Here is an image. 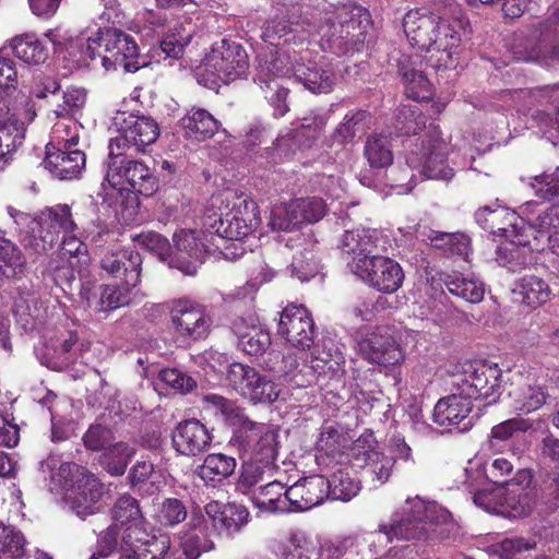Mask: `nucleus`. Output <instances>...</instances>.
<instances>
[{
	"label": "nucleus",
	"mask_w": 559,
	"mask_h": 559,
	"mask_svg": "<svg viewBox=\"0 0 559 559\" xmlns=\"http://www.w3.org/2000/svg\"><path fill=\"white\" fill-rule=\"evenodd\" d=\"M455 527L451 513L435 501L420 497L407 498L395 510L388 522L368 534L366 542L370 551L379 554L393 540L433 542L447 538Z\"/></svg>",
	"instance_id": "1"
},
{
	"label": "nucleus",
	"mask_w": 559,
	"mask_h": 559,
	"mask_svg": "<svg viewBox=\"0 0 559 559\" xmlns=\"http://www.w3.org/2000/svg\"><path fill=\"white\" fill-rule=\"evenodd\" d=\"M455 527L451 513L435 501L420 497L407 498L395 510L388 522L368 534L366 542L370 551L379 554L393 540L433 542L447 538Z\"/></svg>",
	"instance_id": "2"
},
{
	"label": "nucleus",
	"mask_w": 559,
	"mask_h": 559,
	"mask_svg": "<svg viewBox=\"0 0 559 559\" xmlns=\"http://www.w3.org/2000/svg\"><path fill=\"white\" fill-rule=\"evenodd\" d=\"M403 28L412 46L426 50V60L432 68L456 67L461 36L444 16L421 9L411 10L403 19Z\"/></svg>",
	"instance_id": "3"
},
{
	"label": "nucleus",
	"mask_w": 559,
	"mask_h": 559,
	"mask_svg": "<svg viewBox=\"0 0 559 559\" xmlns=\"http://www.w3.org/2000/svg\"><path fill=\"white\" fill-rule=\"evenodd\" d=\"M105 180L120 193L128 190L126 200L119 204L117 214L126 222H132L139 212L138 194L153 195L158 189V180L154 171L143 162L133 159L126 151L109 150L106 162Z\"/></svg>",
	"instance_id": "4"
},
{
	"label": "nucleus",
	"mask_w": 559,
	"mask_h": 559,
	"mask_svg": "<svg viewBox=\"0 0 559 559\" xmlns=\"http://www.w3.org/2000/svg\"><path fill=\"white\" fill-rule=\"evenodd\" d=\"M73 48H80V56L74 60L79 67H90L97 57L107 71L120 67L132 73L142 67L134 38L117 28L99 31L96 38H87L85 43L78 41Z\"/></svg>",
	"instance_id": "5"
},
{
	"label": "nucleus",
	"mask_w": 559,
	"mask_h": 559,
	"mask_svg": "<svg viewBox=\"0 0 559 559\" xmlns=\"http://www.w3.org/2000/svg\"><path fill=\"white\" fill-rule=\"evenodd\" d=\"M448 147L443 139H440V132L437 128L429 129L427 139L423 140V152L412 150L406 155V166L403 168H392L388 175L391 185L400 188L399 193L411 192L414 187V169H419L420 174L428 179L450 180L454 173L447 165Z\"/></svg>",
	"instance_id": "6"
},
{
	"label": "nucleus",
	"mask_w": 559,
	"mask_h": 559,
	"mask_svg": "<svg viewBox=\"0 0 559 559\" xmlns=\"http://www.w3.org/2000/svg\"><path fill=\"white\" fill-rule=\"evenodd\" d=\"M219 200V213H207L203 218L205 231L222 239L241 240L252 234L261 223L257 203L247 195L225 192Z\"/></svg>",
	"instance_id": "7"
},
{
	"label": "nucleus",
	"mask_w": 559,
	"mask_h": 559,
	"mask_svg": "<svg viewBox=\"0 0 559 559\" xmlns=\"http://www.w3.org/2000/svg\"><path fill=\"white\" fill-rule=\"evenodd\" d=\"M368 12L357 5L343 4L326 13L319 26L320 45L336 56L359 51L366 39Z\"/></svg>",
	"instance_id": "8"
},
{
	"label": "nucleus",
	"mask_w": 559,
	"mask_h": 559,
	"mask_svg": "<svg viewBox=\"0 0 559 559\" xmlns=\"http://www.w3.org/2000/svg\"><path fill=\"white\" fill-rule=\"evenodd\" d=\"M532 480L533 475L530 469H519L506 484L476 491L474 503L488 512L508 518L525 516L535 506Z\"/></svg>",
	"instance_id": "9"
},
{
	"label": "nucleus",
	"mask_w": 559,
	"mask_h": 559,
	"mask_svg": "<svg viewBox=\"0 0 559 559\" xmlns=\"http://www.w3.org/2000/svg\"><path fill=\"white\" fill-rule=\"evenodd\" d=\"M100 266L104 272L118 280V282L103 287L102 305L108 309L128 305L133 290L140 283L141 254L132 249L111 251L103 257Z\"/></svg>",
	"instance_id": "10"
},
{
	"label": "nucleus",
	"mask_w": 559,
	"mask_h": 559,
	"mask_svg": "<svg viewBox=\"0 0 559 559\" xmlns=\"http://www.w3.org/2000/svg\"><path fill=\"white\" fill-rule=\"evenodd\" d=\"M229 445L242 460L273 464L278 454V433L273 425L247 417L234 429Z\"/></svg>",
	"instance_id": "11"
},
{
	"label": "nucleus",
	"mask_w": 559,
	"mask_h": 559,
	"mask_svg": "<svg viewBox=\"0 0 559 559\" xmlns=\"http://www.w3.org/2000/svg\"><path fill=\"white\" fill-rule=\"evenodd\" d=\"M290 59L287 52L278 50L258 58L254 82L274 108L275 117H283L288 111V88L282 82L289 79L294 72V62Z\"/></svg>",
	"instance_id": "12"
},
{
	"label": "nucleus",
	"mask_w": 559,
	"mask_h": 559,
	"mask_svg": "<svg viewBox=\"0 0 559 559\" xmlns=\"http://www.w3.org/2000/svg\"><path fill=\"white\" fill-rule=\"evenodd\" d=\"M452 386L469 402L480 399L491 404L501 393V369L485 360L465 362L462 371L453 377Z\"/></svg>",
	"instance_id": "13"
},
{
	"label": "nucleus",
	"mask_w": 559,
	"mask_h": 559,
	"mask_svg": "<svg viewBox=\"0 0 559 559\" xmlns=\"http://www.w3.org/2000/svg\"><path fill=\"white\" fill-rule=\"evenodd\" d=\"M75 228L70 206L57 204L41 212L38 219H32L31 233L22 241L24 247L43 253L53 247L61 233L67 235Z\"/></svg>",
	"instance_id": "14"
},
{
	"label": "nucleus",
	"mask_w": 559,
	"mask_h": 559,
	"mask_svg": "<svg viewBox=\"0 0 559 559\" xmlns=\"http://www.w3.org/2000/svg\"><path fill=\"white\" fill-rule=\"evenodd\" d=\"M169 318L176 338L187 344L206 338L213 326L206 306L190 298L173 300Z\"/></svg>",
	"instance_id": "15"
},
{
	"label": "nucleus",
	"mask_w": 559,
	"mask_h": 559,
	"mask_svg": "<svg viewBox=\"0 0 559 559\" xmlns=\"http://www.w3.org/2000/svg\"><path fill=\"white\" fill-rule=\"evenodd\" d=\"M227 380L240 396L254 405L273 404L281 394L280 386L267 374L246 364H230Z\"/></svg>",
	"instance_id": "16"
},
{
	"label": "nucleus",
	"mask_w": 559,
	"mask_h": 559,
	"mask_svg": "<svg viewBox=\"0 0 559 559\" xmlns=\"http://www.w3.org/2000/svg\"><path fill=\"white\" fill-rule=\"evenodd\" d=\"M118 135L109 141L111 152H144L159 135V127L151 117L121 114L115 118Z\"/></svg>",
	"instance_id": "17"
},
{
	"label": "nucleus",
	"mask_w": 559,
	"mask_h": 559,
	"mask_svg": "<svg viewBox=\"0 0 559 559\" xmlns=\"http://www.w3.org/2000/svg\"><path fill=\"white\" fill-rule=\"evenodd\" d=\"M352 272L370 287L385 294L395 293L404 281L401 265L379 254L359 258L353 264Z\"/></svg>",
	"instance_id": "18"
},
{
	"label": "nucleus",
	"mask_w": 559,
	"mask_h": 559,
	"mask_svg": "<svg viewBox=\"0 0 559 559\" xmlns=\"http://www.w3.org/2000/svg\"><path fill=\"white\" fill-rule=\"evenodd\" d=\"M69 472L75 479L66 489L63 499L71 511L84 520L99 511L103 485L95 475L76 464L69 465Z\"/></svg>",
	"instance_id": "19"
},
{
	"label": "nucleus",
	"mask_w": 559,
	"mask_h": 559,
	"mask_svg": "<svg viewBox=\"0 0 559 559\" xmlns=\"http://www.w3.org/2000/svg\"><path fill=\"white\" fill-rule=\"evenodd\" d=\"M205 70L223 83L234 81L248 68V56L245 49L235 41L226 39L215 43L204 58Z\"/></svg>",
	"instance_id": "20"
},
{
	"label": "nucleus",
	"mask_w": 559,
	"mask_h": 559,
	"mask_svg": "<svg viewBox=\"0 0 559 559\" xmlns=\"http://www.w3.org/2000/svg\"><path fill=\"white\" fill-rule=\"evenodd\" d=\"M212 250L206 239L193 229H181L174 234V249L169 254V267L185 275H195L199 265L207 252Z\"/></svg>",
	"instance_id": "21"
},
{
	"label": "nucleus",
	"mask_w": 559,
	"mask_h": 559,
	"mask_svg": "<svg viewBox=\"0 0 559 559\" xmlns=\"http://www.w3.org/2000/svg\"><path fill=\"white\" fill-rule=\"evenodd\" d=\"M294 76L312 93H330L336 82L333 66L325 57L312 59L311 52L302 50L294 57Z\"/></svg>",
	"instance_id": "22"
},
{
	"label": "nucleus",
	"mask_w": 559,
	"mask_h": 559,
	"mask_svg": "<svg viewBox=\"0 0 559 559\" xmlns=\"http://www.w3.org/2000/svg\"><path fill=\"white\" fill-rule=\"evenodd\" d=\"M277 332L300 350L309 349L314 343V322L304 306L286 307L281 313Z\"/></svg>",
	"instance_id": "23"
},
{
	"label": "nucleus",
	"mask_w": 559,
	"mask_h": 559,
	"mask_svg": "<svg viewBox=\"0 0 559 559\" xmlns=\"http://www.w3.org/2000/svg\"><path fill=\"white\" fill-rule=\"evenodd\" d=\"M25 108H9L0 98V170L11 160L25 136Z\"/></svg>",
	"instance_id": "24"
},
{
	"label": "nucleus",
	"mask_w": 559,
	"mask_h": 559,
	"mask_svg": "<svg viewBox=\"0 0 559 559\" xmlns=\"http://www.w3.org/2000/svg\"><path fill=\"white\" fill-rule=\"evenodd\" d=\"M120 559H182L179 550H170L165 535H150L144 527L135 528L130 543L121 542Z\"/></svg>",
	"instance_id": "25"
},
{
	"label": "nucleus",
	"mask_w": 559,
	"mask_h": 559,
	"mask_svg": "<svg viewBox=\"0 0 559 559\" xmlns=\"http://www.w3.org/2000/svg\"><path fill=\"white\" fill-rule=\"evenodd\" d=\"M515 59L519 61L538 62L551 67L559 62V8H556L540 31L538 43L525 47L524 51L516 50Z\"/></svg>",
	"instance_id": "26"
},
{
	"label": "nucleus",
	"mask_w": 559,
	"mask_h": 559,
	"mask_svg": "<svg viewBox=\"0 0 559 559\" xmlns=\"http://www.w3.org/2000/svg\"><path fill=\"white\" fill-rule=\"evenodd\" d=\"M361 356L379 366H395L403 361V352L386 328H377L358 344Z\"/></svg>",
	"instance_id": "27"
},
{
	"label": "nucleus",
	"mask_w": 559,
	"mask_h": 559,
	"mask_svg": "<svg viewBox=\"0 0 559 559\" xmlns=\"http://www.w3.org/2000/svg\"><path fill=\"white\" fill-rule=\"evenodd\" d=\"M472 411V402L459 391L453 392L440 399L433 408V421L445 429L451 430L456 427L460 432H464L472 427V419L468 417Z\"/></svg>",
	"instance_id": "28"
},
{
	"label": "nucleus",
	"mask_w": 559,
	"mask_h": 559,
	"mask_svg": "<svg viewBox=\"0 0 559 559\" xmlns=\"http://www.w3.org/2000/svg\"><path fill=\"white\" fill-rule=\"evenodd\" d=\"M328 498V480L321 475H312L288 487L290 512L308 511Z\"/></svg>",
	"instance_id": "29"
},
{
	"label": "nucleus",
	"mask_w": 559,
	"mask_h": 559,
	"mask_svg": "<svg viewBox=\"0 0 559 559\" xmlns=\"http://www.w3.org/2000/svg\"><path fill=\"white\" fill-rule=\"evenodd\" d=\"M86 157L81 150L53 148V145H46L44 167L60 180H72L78 178L85 168Z\"/></svg>",
	"instance_id": "30"
},
{
	"label": "nucleus",
	"mask_w": 559,
	"mask_h": 559,
	"mask_svg": "<svg viewBox=\"0 0 559 559\" xmlns=\"http://www.w3.org/2000/svg\"><path fill=\"white\" fill-rule=\"evenodd\" d=\"M173 445L182 455H198L206 451L212 437L209 429L198 419L179 423L173 431Z\"/></svg>",
	"instance_id": "31"
},
{
	"label": "nucleus",
	"mask_w": 559,
	"mask_h": 559,
	"mask_svg": "<svg viewBox=\"0 0 559 559\" xmlns=\"http://www.w3.org/2000/svg\"><path fill=\"white\" fill-rule=\"evenodd\" d=\"M231 330L238 338V348L248 355H261L271 345L270 333L258 324L254 316L236 318Z\"/></svg>",
	"instance_id": "32"
},
{
	"label": "nucleus",
	"mask_w": 559,
	"mask_h": 559,
	"mask_svg": "<svg viewBox=\"0 0 559 559\" xmlns=\"http://www.w3.org/2000/svg\"><path fill=\"white\" fill-rule=\"evenodd\" d=\"M306 366L319 376L340 379L345 372V357L338 344L332 338H323Z\"/></svg>",
	"instance_id": "33"
},
{
	"label": "nucleus",
	"mask_w": 559,
	"mask_h": 559,
	"mask_svg": "<svg viewBox=\"0 0 559 559\" xmlns=\"http://www.w3.org/2000/svg\"><path fill=\"white\" fill-rule=\"evenodd\" d=\"M439 127L430 123L426 127V118L421 112L418 104L403 105L396 116L395 129L399 135L417 136L414 140H408L409 146H415L418 152H423V140L427 139L429 129ZM441 133V131H439Z\"/></svg>",
	"instance_id": "34"
},
{
	"label": "nucleus",
	"mask_w": 559,
	"mask_h": 559,
	"mask_svg": "<svg viewBox=\"0 0 559 559\" xmlns=\"http://www.w3.org/2000/svg\"><path fill=\"white\" fill-rule=\"evenodd\" d=\"M559 384L526 383L513 393V407L523 413L539 409L547 401L559 399Z\"/></svg>",
	"instance_id": "35"
},
{
	"label": "nucleus",
	"mask_w": 559,
	"mask_h": 559,
	"mask_svg": "<svg viewBox=\"0 0 559 559\" xmlns=\"http://www.w3.org/2000/svg\"><path fill=\"white\" fill-rule=\"evenodd\" d=\"M379 239V233L376 229H352L345 230L343 234L338 248L352 257L348 261V266L352 270L353 264L359 258H367L373 255L377 240Z\"/></svg>",
	"instance_id": "36"
},
{
	"label": "nucleus",
	"mask_w": 559,
	"mask_h": 559,
	"mask_svg": "<svg viewBox=\"0 0 559 559\" xmlns=\"http://www.w3.org/2000/svg\"><path fill=\"white\" fill-rule=\"evenodd\" d=\"M179 122L185 136L198 142L212 138L221 126L211 112L197 107L188 110Z\"/></svg>",
	"instance_id": "37"
},
{
	"label": "nucleus",
	"mask_w": 559,
	"mask_h": 559,
	"mask_svg": "<svg viewBox=\"0 0 559 559\" xmlns=\"http://www.w3.org/2000/svg\"><path fill=\"white\" fill-rule=\"evenodd\" d=\"M112 518L115 524L126 526L121 542L130 543L133 538L135 528L143 527V515L139 501L131 495L124 493L117 499L112 508Z\"/></svg>",
	"instance_id": "38"
},
{
	"label": "nucleus",
	"mask_w": 559,
	"mask_h": 559,
	"mask_svg": "<svg viewBox=\"0 0 559 559\" xmlns=\"http://www.w3.org/2000/svg\"><path fill=\"white\" fill-rule=\"evenodd\" d=\"M205 512L215 526L221 525L228 534L239 533L249 520L247 508L237 503L221 507L217 502H211L206 504Z\"/></svg>",
	"instance_id": "39"
},
{
	"label": "nucleus",
	"mask_w": 559,
	"mask_h": 559,
	"mask_svg": "<svg viewBox=\"0 0 559 559\" xmlns=\"http://www.w3.org/2000/svg\"><path fill=\"white\" fill-rule=\"evenodd\" d=\"M443 283L449 293L471 304H478L485 296V284L474 275L452 272L445 274Z\"/></svg>",
	"instance_id": "40"
},
{
	"label": "nucleus",
	"mask_w": 559,
	"mask_h": 559,
	"mask_svg": "<svg viewBox=\"0 0 559 559\" xmlns=\"http://www.w3.org/2000/svg\"><path fill=\"white\" fill-rule=\"evenodd\" d=\"M414 62L404 58L399 61V73L402 76L405 95L415 102L430 99L432 95L431 83L423 71L414 68Z\"/></svg>",
	"instance_id": "41"
},
{
	"label": "nucleus",
	"mask_w": 559,
	"mask_h": 559,
	"mask_svg": "<svg viewBox=\"0 0 559 559\" xmlns=\"http://www.w3.org/2000/svg\"><path fill=\"white\" fill-rule=\"evenodd\" d=\"M191 525L192 528L182 537V550L178 554L185 555L186 559H198L202 552L214 548V542L210 538L202 515H192Z\"/></svg>",
	"instance_id": "42"
},
{
	"label": "nucleus",
	"mask_w": 559,
	"mask_h": 559,
	"mask_svg": "<svg viewBox=\"0 0 559 559\" xmlns=\"http://www.w3.org/2000/svg\"><path fill=\"white\" fill-rule=\"evenodd\" d=\"M252 503L265 512H290L288 488L284 489V485L276 480L260 486L252 497Z\"/></svg>",
	"instance_id": "43"
},
{
	"label": "nucleus",
	"mask_w": 559,
	"mask_h": 559,
	"mask_svg": "<svg viewBox=\"0 0 559 559\" xmlns=\"http://www.w3.org/2000/svg\"><path fill=\"white\" fill-rule=\"evenodd\" d=\"M16 323L27 332L36 328L44 319L45 310L34 293L20 294L13 304Z\"/></svg>",
	"instance_id": "44"
},
{
	"label": "nucleus",
	"mask_w": 559,
	"mask_h": 559,
	"mask_svg": "<svg viewBox=\"0 0 559 559\" xmlns=\"http://www.w3.org/2000/svg\"><path fill=\"white\" fill-rule=\"evenodd\" d=\"M362 441L358 439L354 444V452L357 455V460L361 454V460L364 461L367 472L371 473L374 478L379 481V484H384L388 481L392 474V469L394 467V457L380 453L373 450L371 447H368L367 450L360 451Z\"/></svg>",
	"instance_id": "45"
},
{
	"label": "nucleus",
	"mask_w": 559,
	"mask_h": 559,
	"mask_svg": "<svg viewBox=\"0 0 559 559\" xmlns=\"http://www.w3.org/2000/svg\"><path fill=\"white\" fill-rule=\"evenodd\" d=\"M136 454V449L127 442H117L107 449L99 459L102 467L111 476H121Z\"/></svg>",
	"instance_id": "46"
},
{
	"label": "nucleus",
	"mask_w": 559,
	"mask_h": 559,
	"mask_svg": "<svg viewBox=\"0 0 559 559\" xmlns=\"http://www.w3.org/2000/svg\"><path fill=\"white\" fill-rule=\"evenodd\" d=\"M15 57L28 64H39L48 58L46 44L34 34H25L12 40Z\"/></svg>",
	"instance_id": "47"
},
{
	"label": "nucleus",
	"mask_w": 559,
	"mask_h": 559,
	"mask_svg": "<svg viewBox=\"0 0 559 559\" xmlns=\"http://www.w3.org/2000/svg\"><path fill=\"white\" fill-rule=\"evenodd\" d=\"M350 471L349 467H342L333 472L330 478H326L328 497L346 502L359 492V481L352 476Z\"/></svg>",
	"instance_id": "48"
},
{
	"label": "nucleus",
	"mask_w": 559,
	"mask_h": 559,
	"mask_svg": "<svg viewBox=\"0 0 559 559\" xmlns=\"http://www.w3.org/2000/svg\"><path fill=\"white\" fill-rule=\"evenodd\" d=\"M236 467L234 457L223 453L209 454L201 466L198 467V475L204 481H222L229 477Z\"/></svg>",
	"instance_id": "49"
},
{
	"label": "nucleus",
	"mask_w": 559,
	"mask_h": 559,
	"mask_svg": "<svg viewBox=\"0 0 559 559\" xmlns=\"http://www.w3.org/2000/svg\"><path fill=\"white\" fill-rule=\"evenodd\" d=\"M515 292L522 297L524 304L534 308L547 302L551 294L549 285L535 275L523 276L518 282Z\"/></svg>",
	"instance_id": "50"
},
{
	"label": "nucleus",
	"mask_w": 559,
	"mask_h": 559,
	"mask_svg": "<svg viewBox=\"0 0 559 559\" xmlns=\"http://www.w3.org/2000/svg\"><path fill=\"white\" fill-rule=\"evenodd\" d=\"M364 155L373 168L390 166L393 162V152L390 139L381 133H374L367 138Z\"/></svg>",
	"instance_id": "51"
},
{
	"label": "nucleus",
	"mask_w": 559,
	"mask_h": 559,
	"mask_svg": "<svg viewBox=\"0 0 559 559\" xmlns=\"http://www.w3.org/2000/svg\"><path fill=\"white\" fill-rule=\"evenodd\" d=\"M194 33V26L190 23H181L175 26L160 41V50L167 58L180 59L185 48L189 45Z\"/></svg>",
	"instance_id": "52"
},
{
	"label": "nucleus",
	"mask_w": 559,
	"mask_h": 559,
	"mask_svg": "<svg viewBox=\"0 0 559 559\" xmlns=\"http://www.w3.org/2000/svg\"><path fill=\"white\" fill-rule=\"evenodd\" d=\"M26 259L20 248L0 230V270L10 277L24 271Z\"/></svg>",
	"instance_id": "53"
},
{
	"label": "nucleus",
	"mask_w": 559,
	"mask_h": 559,
	"mask_svg": "<svg viewBox=\"0 0 559 559\" xmlns=\"http://www.w3.org/2000/svg\"><path fill=\"white\" fill-rule=\"evenodd\" d=\"M202 401L207 409L213 411L215 415L219 414L226 423L235 426V428L248 417L234 401L222 395L206 394Z\"/></svg>",
	"instance_id": "54"
},
{
	"label": "nucleus",
	"mask_w": 559,
	"mask_h": 559,
	"mask_svg": "<svg viewBox=\"0 0 559 559\" xmlns=\"http://www.w3.org/2000/svg\"><path fill=\"white\" fill-rule=\"evenodd\" d=\"M276 468L275 463L264 464L254 460H243L238 488L242 491L251 489L265 478H271Z\"/></svg>",
	"instance_id": "55"
},
{
	"label": "nucleus",
	"mask_w": 559,
	"mask_h": 559,
	"mask_svg": "<svg viewBox=\"0 0 559 559\" xmlns=\"http://www.w3.org/2000/svg\"><path fill=\"white\" fill-rule=\"evenodd\" d=\"M86 103V92L82 87L70 86L62 93V100L56 105L53 114L57 118H75Z\"/></svg>",
	"instance_id": "56"
},
{
	"label": "nucleus",
	"mask_w": 559,
	"mask_h": 559,
	"mask_svg": "<svg viewBox=\"0 0 559 559\" xmlns=\"http://www.w3.org/2000/svg\"><path fill=\"white\" fill-rule=\"evenodd\" d=\"M64 119L55 123L50 134V142L47 145H53V148L62 147L68 150L78 144L80 124L75 118Z\"/></svg>",
	"instance_id": "57"
},
{
	"label": "nucleus",
	"mask_w": 559,
	"mask_h": 559,
	"mask_svg": "<svg viewBox=\"0 0 559 559\" xmlns=\"http://www.w3.org/2000/svg\"><path fill=\"white\" fill-rule=\"evenodd\" d=\"M465 472V485L469 492L475 495L478 490L488 488L489 479L487 473V464L480 455H475L467 462Z\"/></svg>",
	"instance_id": "58"
},
{
	"label": "nucleus",
	"mask_w": 559,
	"mask_h": 559,
	"mask_svg": "<svg viewBox=\"0 0 559 559\" xmlns=\"http://www.w3.org/2000/svg\"><path fill=\"white\" fill-rule=\"evenodd\" d=\"M262 37L265 41L274 46L281 45L280 41L275 43L276 39H283V44L287 45L296 43L295 31L292 29L290 24L285 16H275L270 19L264 26Z\"/></svg>",
	"instance_id": "59"
},
{
	"label": "nucleus",
	"mask_w": 559,
	"mask_h": 559,
	"mask_svg": "<svg viewBox=\"0 0 559 559\" xmlns=\"http://www.w3.org/2000/svg\"><path fill=\"white\" fill-rule=\"evenodd\" d=\"M433 236L429 239L437 248H447L452 254L467 259L471 251V240L464 234H440L432 231Z\"/></svg>",
	"instance_id": "60"
},
{
	"label": "nucleus",
	"mask_w": 559,
	"mask_h": 559,
	"mask_svg": "<svg viewBox=\"0 0 559 559\" xmlns=\"http://www.w3.org/2000/svg\"><path fill=\"white\" fill-rule=\"evenodd\" d=\"M300 225L302 223H316L325 213V203L320 198H305L290 201Z\"/></svg>",
	"instance_id": "61"
},
{
	"label": "nucleus",
	"mask_w": 559,
	"mask_h": 559,
	"mask_svg": "<svg viewBox=\"0 0 559 559\" xmlns=\"http://www.w3.org/2000/svg\"><path fill=\"white\" fill-rule=\"evenodd\" d=\"M533 428V423L524 418H511L492 427L489 438V445L491 449L498 447L500 441L509 440L514 432H525Z\"/></svg>",
	"instance_id": "62"
},
{
	"label": "nucleus",
	"mask_w": 559,
	"mask_h": 559,
	"mask_svg": "<svg viewBox=\"0 0 559 559\" xmlns=\"http://www.w3.org/2000/svg\"><path fill=\"white\" fill-rule=\"evenodd\" d=\"M269 225L272 230L293 231L300 226L292 202L278 204L272 209Z\"/></svg>",
	"instance_id": "63"
},
{
	"label": "nucleus",
	"mask_w": 559,
	"mask_h": 559,
	"mask_svg": "<svg viewBox=\"0 0 559 559\" xmlns=\"http://www.w3.org/2000/svg\"><path fill=\"white\" fill-rule=\"evenodd\" d=\"M532 187L537 197L547 201H559V169L536 176Z\"/></svg>",
	"instance_id": "64"
}]
</instances>
